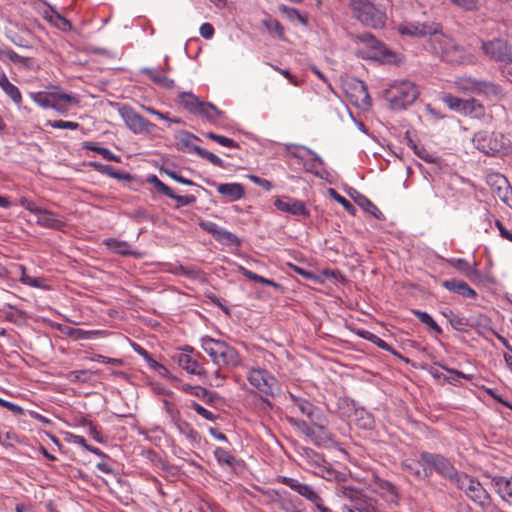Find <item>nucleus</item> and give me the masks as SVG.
Wrapping results in <instances>:
<instances>
[{
  "mask_svg": "<svg viewBox=\"0 0 512 512\" xmlns=\"http://www.w3.org/2000/svg\"><path fill=\"white\" fill-rule=\"evenodd\" d=\"M89 166L92 167L95 171H97L103 175H107L114 179L124 180V181H131L133 179L131 174L117 171L111 165L102 164L97 161H91V162H89Z\"/></svg>",
  "mask_w": 512,
  "mask_h": 512,
  "instance_id": "nucleus-27",
  "label": "nucleus"
},
{
  "mask_svg": "<svg viewBox=\"0 0 512 512\" xmlns=\"http://www.w3.org/2000/svg\"><path fill=\"white\" fill-rule=\"evenodd\" d=\"M90 372L88 370L70 371L66 375V379L73 383H85L90 380Z\"/></svg>",
  "mask_w": 512,
  "mask_h": 512,
  "instance_id": "nucleus-50",
  "label": "nucleus"
},
{
  "mask_svg": "<svg viewBox=\"0 0 512 512\" xmlns=\"http://www.w3.org/2000/svg\"><path fill=\"white\" fill-rule=\"evenodd\" d=\"M170 271L175 275L185 276L189 279H197L200 275V270L194 266L175 265Z\"/></svg>",
  "mask_w": 512,
  "mask_h": 512,
  "instance_id": "nucleus-40",
  "label": "nucleus"
},
{
  "mask_svg": "<svg viewBox=\"0 0 512 512\" xmlns=\"http://www.w3.org/2000/svg\"><path fill=\"white\" fill-rule=\"evenodd\" d=\"M104 244L107 246L109 250H111L115 254L121 256L137 255L131 250V246L125 241H120L114 238H108L104 240Z\"/></svg>",
  "mask_w": 512,
  "mask_h": 512,
  "instance_id": "nucleus-33",
  "label": "nucleus"
},
{
  "mask_svg": "<svg viewBox=\"0 0 512 512\" xmlns=\"http://www.w3.org/2000/svg\"><path fill=\"white\" fill-rule=\"evenodd\" d=\"M120 116L127 127L135 134L152 133L156 125L137 113L130 106H123L119 110Z\"/></svg>",
  "mask_w": 512,
  "mask_h": 512,
  "instance_id": "nucleus-11",
  "label": "nucleus"
},
{
  "mask_svg": "<svg viewBox=\"0 0 512 512\" xmlns=\"http://www.w3.org/2000/svg\"><path fill=\"white\" fill-rule=\"evenodd\" d=\"M412 313L430 329L435 331L437 334H442L441 327L434 321V319L425 311L413 310Z\"/></svg>",
  "mask_w": 512,
  "mask_h": 512,
  "instance_id": "nucleus-43",
  "label": "nucleus"
},
{
  "mask_svg": "<svg viewBox=\"0 0 512 512\" xmlns=\"http://www.w3.org/2000/svg\"><path fill=\"white\" fill-rule=\"evenodd\" d=\"M262 25L271 35L277 36L280 40H286L284 27L278 20L268 16L262 20Z\"/></svg>",
  "mask_w": 512,
  "mask_h": 512,
  "instance_id": "nucleus-37",
  "label": "nucleus"
},
{
  "mask_svg": "<svg viewBox=\"0 0 512 512\" xmlns=\"http://www.w3.org/2000/svg\"><path fill=\"white\" fill-rule=\"evenodd\" d=\"M459 488L464 490L466 495L480 506H486L490 502L487 490L482 486V482H458Z\"/></svg>",
  "mask_w": 512,
  "mask_h": 512,
  "instance_id": "nucleus-19",
  "label": "nucleus"
},
{
  "mask_svg": "<svg viewBox=\"0 0 512 512\" xmlns=\"http://www.w3.org/2000/svg\"><path fill=\"white\" fill-rule=\"evenodd\" d=\"M290 423L297 426L299 429L302 430L303 433H305L310 438L316 439L317 433H316L315 429L313 427L309 426L307 424V422H305L303 420H296V419L291 418Z\"/></svg>",
  "mask_w": 512,
  "mask_h": 512,
  "instance_id": "nucleus-56",
  "label": "nucleus"
},
{
  "mask_svg": "<svg viewBox=\"0 0 512 512\" xmlns=\"http://www.w3.org/2000/svg\"><path fill=\"white\" fill-rule=\"evenodd\" d=\"M289 266L295 273L301 275L304 279L311 280L314 282L319 281V277L316 274H314L313 272L305 270V269H303L299 266L293 265V264H290Z\"/></svg>",
  "mask_w": 512,
  "mask_h": 512,
  "instance_id": "nucleus-63",
  "label": "nucleus"
},
{
  "mask_svg": "<svg viewBox=\"0 0 512 512\" xmlns=\"http://www.w3.org/2000/svg\"><path fill=\"white\" fill-rule=\"evenodd\" d=\"M217 192L229 201H237L245 196L244 186L236 182L217 185Z\"/></svg>",
  "mask_w": 512,
  "mask_h": 512,
  "instance_id": "nucleus-24",
  "label": "nucleus"
},
{
  "mask_svg": "<svg viewBox=\"0 0 512 512\" xmlns=\"http://www.w3.org/2000/svg\"><path fill=\"white\" fill-rule=\"evenodd\" d=\"M371 343L375 344L378 348L388 351V352L392 353L393 355L405 360L406 362L409 361L407 358H404L401 354H399L397 351H395L391 345H389L387 342L382 340L377 335L374 336V340H372Z\"/></svg>",
  "mask_w": 512,
  "mask_h": 512,
  "instance_id": "nucleus-57",
  "label": "nucleus"
},
{
  "mask_svg": "<svg viewBox=\"0 0 512 512\" xmlns=\"http://www.w3.org/2000/svg\"><path fill=\"white\" fill-rule=\"evenodd\" d=\"M349 7L353 16L365 26L377 29L386 22V14L369 0H350Z\"/></svg>",
  "mask_w": 512,
  "mask_h": 512,
  "instance_id": "nucleus-7",
  "label": "nucleus"
},
{
  "mask_svg": "<svg viewBox=\"0 0 512 512\" xmlns=\"http://www.w3.org/2000/svg\"><path fill=\"white\" fill-rule=\"evenodd\" d=\"M199 226L201 229L211 234L216 241L222 244H235L237 246L240 245V240L234 233L219 227L216 223L212 221L202 220L199 222Z\"/></svg>",
  "mask_w": 512,
  "mask_h": 512,
  "instance_id": "nucleus-17",
  "label": "nucleus"
},
{
  "mask_svg": "<svg viewBox=\"0 0 512 512\" xmlns=\"http://www.w3.org/2000/svg\"><path fill=\"white\" fill-rule=\"evenodd\" d=\"M340 491L350 500V504L343 505L342 512H375L379 499L394 504L398 501V491L392 482H370L364 488L342 486Z\"/></svg>",
  "mask_w": 512,
  "mask_h": 512,
  "instance_id": "nucleus-1",
  "label": "nucleus"
},
{
  "mask_svg": "<svg viewBox=\"0 0 512 512\" xmlns=\"http://www.w3.org/2000/svg\"><path fill=\"white\" fill-rule=\"evenodd\" d=\"M6 57L13 63L21 64L25 67H29L31 63V59L28 57L21 56L17 54L15 51L8 49L5 52Z\"/></svg>",
  "mask_w": 512,
  "mask_h": 512,
  "instance_id": "nucleus-58",
  "label": "nucleus"
},
{
  "mask_svg": "<svg viewBox=\"0 0 512 512\" xmlns=\"http://www.w3.org/2000/svg\"><path fill=\"white\" fill-rule=\"evenodd\" d=\"M457 84L462 90L483 94L487 97L497 98L502 94V89L499 85L488 81L477 80L472 77L460 78Z\"/></svg>",
  "mask_w": 512,
  "mask_h": 512,
  "instance_id": "nucleus-13",
  "label": "nucleus"
},
{
  "mask_svg": "<svg viewBox=\"0 0 512 512\" xmlns=\"http://www.w3.org/2000/svg\"><path fill=\"white\" fill-rule=\"evenodd\" d=\"M248 381L266 396H275L279 391L277 380L265 369H252Z\"/></svg>",
  "mask_w": 512,
  "mask_h": 512,
  "instance_id": "nucleus-12",
  "label": "nucleus"
},
{
  "mask_svg": "<svg viewBox=\"0 0 512 512\" xmlns=\"http://www.w3.org/2000/svg\"><path fill=\"white\" fill-rule=\"evenodd\" d=\"M168 198H171L175 201H177V208L181 206H187L194 204L196 202V197L194 195H177L174 193V191L171 189V193L168 194Z\"/></svg>",
  "mask_w": 512,
  "mask_h": 512,
  "instance_id": "nucleus-52",
  "label": "nucleus"
},
{
  "mask_svg": "<svg viewBox=\"0 0 512 512\" xmlns=\"http://www.w3.org/2000/svg\"><path fill=\"white\" fill-rule=\"evenodd\" d=\"M442 26L439 23H419V22H405L398 25L397 30L401 35L411 37H425L434 38L437 32H440Z\"/></svg>",
  "mask_w": 512,
  "mask_h": 512,
  "instance_id": "nucleus-15",
  "label": "nucleus"
},
{
  "mask_svg": "<svg viewBox=\"0 0 512 512\" xmlns=\"http://www.w3.org/2000/svg\"><path fill=\"white\" fill-rule=\"evenodd\" d=\"M201 347L219 368L232 369L241 365L238 351L225 341L205 336L201 339Z\"/></svg>",
  "mask_w": 512,
  "mask_h": 512,
  "instance_id": "nucleus-3",
  "label": "nucleus"
},
{
  "mask_svg": "<svg viewBox=\"0 0 512 512\" xmlns=\"http://www.w3.org/2000/svg\"><path fill=\"white\" fill-rule=\"evenodd\" d=\"M455 6L465 11H475L478 9L479 0H450Z\"/></svg>",
  "mask_w": 512,
  "mask_h": 512,
  "instance_id": "nucleus-61",
  "label": "nucleus"
},
{
  "mask_svg": "<svg viewBox=\"0 0 512 512\" xmlns=\"http://www.w3.org/2000/svg\"><path fill=\"white\" fill-rule=\"evenodd\" d=\"M481 49L491 60L505 64L512 63V44L502 38L482 41Z\"/></svg>",
  "mask_w": 512,
  "mask_h": 512,
  "instance_id": "nucleus-10",
  "label": "nucleus"
},
{
  "mask_svg": "<svg viewBox=\"0 0 512 512\" xmlns=\"http://www.w3.org/2000/svg\"><path fill=\"white\" fill-rule=\"evenodd\" d=\"M191 408L206 420L214 421L218 418L217 415H214L211 411L207 410L195 401L192 402Z\"/></svg>",
  "mask_w": 512,
  "mask_h": 512,
  "instance_id": "nucleus-60",
  "label": "nucleus"
},
{
  "mask_svg": "<svg viewBox=\"0 0 512 512\" xmlns=\"http://www.w3.org/2000/svg\"><path fill=\"white\" fill-rule=\"evenodd\" d=\"M214 455L219 463H225L227 465H232L235 460L234 457L224 448L217 447L214 451Z\"/></svg>",
  "mask_w": 512,
  "mask_h": 512,
  "instance_id": "nucleus-59",
  "label": "nucleus"
},
{
  "mask_svg": "<svg viewBox=\"0 0 512 512\" xmlns=\"http://www.w3.org/2000/svg\"><path fill=\"white\" fill-rule=\"evenodd\" d=\"M289 397H290L291 401L293 402V404L299 409V411L302 414H304L306 416L313 414L312 412L314 411V408L316 406L313 405L310 401H308L302 397L296 396L293 393H289Z\"/></svg>",
  "mask_w": 512,
  "mask_h": 512,
  "instance_id": "nucleus-38",
  "label": "nucleus"
},
{
  "mask_svg": "<svg viewBox=\"0 0 512 512\" xmlns=\"http://www.w3.org/2000/svg\"><path fill=\"white\" fill-rule=\"evenodd\" d=\"M47 125L56 128V129H70L77 130L80 127V124L73 121H64V120H49Z\"/></svg>",
  "mask_w": 512,
  "mask_h": 512,
  "instance_id": "nucleus-54",
  "label": "nucleus"
},
{
  "mask_svg": "<svg viewBox=\"0 0 512 512\" xmlns=\"http://www.w3.org/2000/svg\"><path fill=\"white\" fill-rule=\"evenodd\" d=\"M290 484V488L311 501L320 512H332L329 508L323 505L322 498L308 485L301 482H285Z\"/></svg>",
  "mask_w": 512,
  "mask_h": 512,
  "instance_id": "nucleus-20",
  "label": "nucleus"
},
{
  "mask_svg": "<svg viewBox=\"0 0 512 512\" xmlns=\"http://www.w3.org/2000/svg\"><path fill=\"white\" fill-rule=\"evenodd\" d=\"M353 89L355 94H352V97L355 98L354 104L359 107H369L372 104L371 97L368 93V89L365 83L361 80H356L353 85Z\"/></svg>",
  "mask_w": 512,
  "mask_h": 512,
  "instance_id": "nucleus-29",
  "label": "nucleus"
},
{
  "mask_svg": "<svg viewBox=\"0 0 512 512\" xmlns=\"http://www.w3.org/2000/svg\"><path fill=\"white\" fill-rule=\"evenodd\" d=\"M147 182L149 184H152L159 194H162L167 197L168 194L171 193V188L165 183H163L161 180H159V178L156 175H149L147 177Z\"/></svg>",
  "mask_w": 512,
  "mask_h": 512,
  "instance_id": "nucleus-51",
  "label": "nucleus"
},
{
  "mask_svg": "<svg viewBox=\"0 0 512 512\" xmlns=\"http://www.w3.org/2000/svg\"><path fill=\"white\" fill-rule=\"evenodd\" d=\"M410 466L415 470V475L420 477L419 467L422 466L424 470V477L432 476L433 472H436L440 477L448 480H454L458 476V472L450 460L441 454L422 452L420 454V460L414 462Z\"/></svg>",
  "mask_w": 512,
  "mask_h": 512,
  "instance_id": "nucleus-4",
  "label": "nucleus"
},
{
  "mask_svg": "<svg viewBox=\"0 0 512 512\" xmlns=\"http://www.w3.org/2000/svg\"><path fill=\"white\" fill-rule=\"evenodd\" d=\"M205 136L207 138H209L210 140H213L215 142H217L218 144L224 146V147H228V148H239V144L228 138V137H225V136H222V135H218L214 132H208L205 134Z\"/></svg>",
  "mask_w": 512,
  "mask_h": 512,
  "instance_id": "nucleus-48",
  "label": "nucleus"
},
{
  "mask_svg": "<svg viewBox=\"0 0 512 512\" xmlns=\"http://www.w3.org/2000/svg\"><path fill=\"white\" fill-rule=\"evenodd\" d=\"M450 266L457 269L460 273L466 276L468 279H478L480 278V272L470 266V264L463 258H451L446 260Z\"/></svg>",
  "mask_w": 512,
  "mask_h": 512,
  "instance_id": "nucleus-28",
  "label": "nucleus"
},
{
  "mask_svg": "<svg viewBox=\"0 0 512 512\" xmlns=\"http://www.w3.org/2000/svg\"><path fill=\"white\" fill-rule=\"evenodd\" d=\"M37 216L36 223L45 228L62 230L66 225L62 218L47 209H41Z\"/></svg>",
  "mask_w": 512,
  "mask_h": 512,
  "instance_id": "nucleus-23",
  "label": "nucleus"
},
{
  "mask_svg": "<svg viewBox=\"0 0 512 512\" xmlns=\"http://www.w3.org/2000/svg\"><path fill=\"white\" fill-rule=\"evenodd\" d=\"M449 315L450 324L455 330L465 332L468 330V328L473 327V324H471L467 318L456 315L451 310H449Z\"/></svg>",
  "mask_w": 512,
  "mask_h": 512,
  "instance_id": "nucleus-42",
  "label": "nucleus"
},
{
  "mask_svg": "<svg viewBox=\"0 0 512 512\" xmlns=\"http://www.w3.org/2000/svg\"><path fill=\"white\" fill-rule=\"evenodd\" d=\"M181 105L191 114L197 115L201 109L203 101H200L197 96L191 92H182L179 94Z\"/></svg>",
  "mask_w": 512,
  "mask_h": 512,
  "instance_id": "nucleus-32",
  "label": "nucleus"
},
{
  "mask_svg": "<svg viewBox=\"0 0 512 512\" xmlns=\"http://www.w3.org/2000/svg\"><path fill=\"white\" fill-rule=\"evenodd\" d=\"M501 497L507 501H512V482H495Z\"/></svg>",
  "mask_w": 512,
  "mask_h": 512,
  "instance_id": "nucleus-55",
  "label": "nucleus"
},
{
  "mask_svg": "<svg viewBox=\"0 0 512 512\" xmlns=\"http://www.w3.org/2000/svg\"><path fill=\"white\" fill-rule=\"evenodd\" d=\"M418 96V87L408 80L394 82L384 92V97L393 110L406 109Z\"/></svg>",
  "mask_w": 512,
  "mask_h": 512,
  "instance_id": "nucleus-6",
  "label": "nucleus"
},
{
  "mask_svg": "<svg viewBox=\"0 0 512 512\" xmlns=\"http://www.w3.org/2000/svg\"><path fill=\"white\" fill-rule=\"evenodd\" d=\"M442 101L453 111L462 114L464 99L453 96L452 94H444Z\"/></svg>",
  "mask_w": 512,
  "mask_h": 512,
  "instance_id": "nucleus-46",
  "label": "nucleus"
},
{
  "mask_svg": "<svg viewBox=\"0 0 512 512\" xmlns=\"http://www.w3.org/2000/svg\"><path fill=\"white\" fill-rule=\"evenodd\" d=\"M179 367L186 370L189 374L197 375L199 377L206 376L207 372L197 360L193 359L190 355L180 353L174 357Z\"/></svg>",
  "mask_w": 512,
  "mask_h": 512,
  "instance_id": "nucleus-22",
  "label": "nucleus"
},
{
  "mask_svg": "<svg viewBox=\"0 0 512 512\" xmlns=\"http://www.w3.org/2000/svg\"><path fill=\"white\" fill-rule=\"evenodd\" d=\"M177 429L191 442H197L200 439L199 433L187 422L180 420L177 424Z\"/></svg>",
  "mask_w": 512,
  "mask_h": 512,
  "instance_id": "nucleus-41",
  "label": "nucleus"
},
{
  "mask_svg": "<svg viewBox=\"0 0 512 512\" xmlns=\"http://www.w3.org/2000/svg\"><path fill=\"white\" fill-rule=\"evenodd\" d=\"M164 406H165V410L167 412V414L170 416L172 422L174 424H177L180 420H181V414H180V411L176 408V406L165 400L164 401Z\"/></svg>",
  "mask_w": 512,
  "mask_h": 512,
  "instance_id": "nucleus-62",
  "label": "nucleus"
},
{
  "mask_svg": "<svg viewBox=\"0 0 512 512\" xmlns=\"http://www.w3.org/2000/svg\"><path fill=\"white\" fill-rule=\"evenodd\" d=\"M34 101L43 108H54L56 110H60V108L57 106V104H54L51 102V97L49 94H46L44 92H39L35 94Z\"/></svg>",
  "mask_w": 512,
  "mask_h": 512,
  "instance_id": "nucleus-53",
  "label": "nucleus"
},
{
  "mask_svg": "<svg viewBox=\"0 0 512 512\" xmlns=\"http://www.w3.org/2000/svg\"><path fill=\"white\" fill-rule=\"evenodd\" d=\"M19 204L24 207L26 210L34 213V214H38L42 208H40L39 206H37V204L32 201V200H29L27 199L26 197H21L19 199Z\"/></svg>",
  "mask_w": 512,
  "mask_h": 512,
  "instance_id": "nucleus-64",
  "label": "nucleus"
},
{
  "mask_svg": "<svg viewBox=\"0 0 512 512\" xmlns=\"http://www.w3.org/2000/svg\"><path fill=\"white\" fill-rule=\"evenodd\" d=\"M255 489L267 494L268 497L274 501L279 502L281 507L289 512H301L303 509V503L300 498L296 495H292L286 490H267L264 491L261 488L255 486Z\"/></svg>",
  "mask_w": 512,
  "mask_h": 512,
  "instance_id": "nucleus-16",
  "label": "nucleus"
},
{
  "mask_svg": "<svg viewBox=\"0 0 512 512\" xmlns=\"http://www.w3.org/2000/svg\"><path fill=\"white\" fill-rule=\"evenodd\" d=\"M473 141L478 150L491 156L507 155L511 148L510 140L499 132H478Z\"/></svg>",
  "mask_w": 512,
  "mask_h": 512,
  "instance_id": "nucleus-8",
  "label": "nucleus"
},
{
  "mask_svg": "<svg viewBox=\"0 0 512 512\" xmlns=\"http://www.w3.org/2000/svg\"><path fill=\"white\" fill-rule=\"evenodd\" d=\"M328 193L332 199L341 204L343 208L351 215H355L356 208L354 205L348 201L345 197L340 195L335 189L329 188Z\"/></svg>",
  "mask_w": 512,
  "mask_h": 512,
  "instance_id": "nucleus-44",
  "label": "nucleus"
},
{
  "mask_svg": "<svg viewBox=\"0 0 512 512\" xmlns=\"http://www.w3.org/2000/svg\"><path fill=\"white\" fill-rule=\"evenodd\" d=\"M278 10L285 14L287 18H289L290 20L297 19L301 24H307L306 16L301 15L300 12L295 8L288 7L282 4L278 6Z\"/></svg>",
  "mask_w": 512,
  "mask_h": 512,
  "instance_id": "nucleus-47",
  "label": "nucleus"
},
{
  "mask_svg": "<svg viewBox=\"0 0 512 512\" xmlns=\"http://www.w3.org/2000/svg\"><path fill=\"white\" fill-rule=\"evenodd\" d=\"M431 49L441 60L453 65H468L473 62L471 54L453 39L440 32L430 38Z\"/></svg>",
  "mask_w": 512,
  "mask_h": 512,
  "instance_id": "nucleus-2",
  "label": "nucleus"
},
{
  "mask_svg": "<svg viewBox=\"0 0 512 512\" xmlns=\"http://www.w3.org/2000/svg\"><path fill=\"white\" fill-rule=\"evenodd\" d=\"M486 183L492 193L512 209V188L507 178L497 172L486 175Z\"/></svg>",
  "mask_w": 512,
  "mask_h": 512,
  "instance_id": "nucleus-14",
  "label": "nucleus"
},
{
  "mask_svg": "<svg viewBox=\"0 0 512 512\" xmlns=\"http://www.w3.org/2000/svg\"><path fill=\"white\" fill-rule=\"evenodd\" d=\"M312 413L313 414L307 417L309 418L312 426L318 429L320 442L330 440L331 438L326 431V427L328 424L327 418L318 407H315Z\"/></svg>",
  "mask_w": 512,
  "mask_h": 512,
  "instance_id": "nucleus-25",
  "label": "nucleus"
},
{
  "mask_svg": "<svg viewBox=\"0 0 512 512\" xmlns=\"http://www.w3.org/2000/svg\"><path fill=\"white\" fill-rule=\"evenodd\" d=\"M4 307L8 308L9 310L6 311L3 308L0 309V311L2 312V315L5 318V320L11 323H14L16 325H22L25 324L29 318L28 314L25 311L17 309L15 306L11 304H5Z\"/></svg>",
  "mask_w": 512,
  "mask_h": 512,
  "instance_id": "nucleus-30",
  "label": "nucleus"
},
{
  "mask_svg": "<svg viewBox=\"0 0 512 512\" xmlns=\"http://www.w3.org/2000/svg\"><path fill=\"white\" fill-rule=\"evenodd\" d=\"M161 173H165L167 176H169L171 179L175 180L178 183H181L183 185L187 186H197L195 182H193L190 179L184 178L181 175H179L176 171L172 170L168 166H162L160 168Z\"/></svg>",
  "mask_w": 512,
  "mask_h": 512,
  "instance_id": "nucleus-49",
  "label": "nucleus"
},
{
  "mask_svg": "<svg viewBox=\"0 0 512 512\" xmlns=\"http://www.w3.org/2000/svg\"><path fill=\"white\" fill-rule=\"evenodd\" d=\"M176 139L178 141L180 150L188 153H196L201 158L209 161L212 165L223 169L226 168V164L220 157L204 148H201L200 146L193 144L194 140L201 141L198 136L188 131L182 130L177 134Z\"/></svg>",
  "mask_w": 512,
  "mask_h": 512,
  "instance_id": "nucleus-9",
  "label": "nucleus"
},
{
  "mask_svg": "<svg viewBox=\"0 0 512 512\" xmlns=\"http://www.w3.org/2000/svg\"><path fill=\"white\" fill-rule=\"evenodd\" d=\"M197 115L201 116L212 124L217 123L219 119L224 117V113L210 102H203Z\"/></svg>",
  "mask_w": 512,
  "mask_h": 512,
  "instance_id": "nucleus-31",
  "label": "nucleus"
},
{
  "mask_svg": "<svg viewBox=\"0 0 512 512\" xmlns=\"http://www.w3.org/2000/svg\"><path fill=\"white\" fill-rule=\"evenodd\" d=\"M274 206L285 213L292 214L294 216H303L305 218L310 216V212L307 209L305 203L301 200L293 199L290 197L277 198L274 202Z\"/></svg>",
  "mask_w": 512,
  "mask_h": 512,
  "instance_id": "nucleus-18",
  "label": "nucleus"
},
{
  "mask_svg": "<svg viewBox=\"0 0 512 512\" xmlns=\"http://www.w3.org/2000/svg\"><path fill=\"white\" fill-rule=\"evenodd\" d=\"M177 389L182 390L183 392L192 394L198 398L205 399L209 395V390L201 386H192L189 384H179L176 386Z\"/></svg>",
  "mask_w": 512,
  "mask_h": 512,
  "instance_id": "nucleus-45",
  "label": "nucleus"
},
{
  "mask_svg": "<svg viewBox=\"0 0 512 512\" xmlns=\"http://www.w3.org/2000/svg\"><path fill=\"white\" fill-rule=\"evenodd\" d=\"M462 115L479 118L484 115V106L474 98L464 99Z\"/></svg>",
  "mask_w": 512,
  "mask_h": 512,
  "instance_id": "nucleus-36",
  "label": "nucleus"
},
{
  "mask_svg": "<svg viewBox=\"0 0 512 512\" xmlns=\"http://www.w3.org/2000/svg\"><path fill=\"white\" fill-rule=\"evenodd\" d=\"M0 87L13 102L21 103L22 96L18 87L12 84L4 73L0 76Z\"/></svg>",
  "mask_w": 512,
  "mask_h": 512,
  "instance_id": "nucleus-35",
  "label": "nucleus"
},
{
  "mask_svg": "<svg viewBox=\"0 0 512 512\" xmlns=\"http://www.w3.org/2000/svg\"><path fill=\"white\" fill-rule=\"evenodd\" d=\"M357 203L359 206H361L366 212L373 215L376 219L382 220L384 219V216L382 212L378 209V207L371 202L367 197L361 195L357 199Z\"/></svg>",
  "mask_w": 512,
  "mask_h": 512,
  "instance_id": "nucleus-39",
  "label": "nucleus"
},
{
  "mask_svg": "<svg viewBox=\"0 0 512 512\" xmlns=\"http://www.w3.org/2000/svg\"><path fill=\"white\" fill-rule=\"evenodd\" d=\"M356 38L365 46V49L357 50V56L363 59L376 60L388 64L398 62V55L389 49L385 43L376 39L371 33L365 32L358 35Z\"/></svg>",
  "mask_w": 512,
  "mask_h": 512,
  "instance_id": "nucleus-5",
  "label": "nucleus"
},
{
  "mask_svg": "<svg viewBox=\"0 0 512 512\" xmlns=\"http://www.w3.org/2000/svg\"><path fill=\"white\" fill-rule=\"evenodd\" d=\"M44 18L52 25L64 32L70 31L72 29L71 22L53 9L50 11H45Z\"/></svg>",
  "mask_w": 512,
  "mask_h": 512,
  "instance_id": "nucleus-34",
  "label": "nucleus"
},
{
  "mask_svg": "<svg viewBox=\"0 0 512 512\" xmlns=\"http://www.w3.org/2000/svg\"><path fill=\"white\" fill-rule=\"evenodd\" d=\"M141 73L148 76V78L156 85L172 89L175 87V83L172 79L166 77L160 69L145 67L141 69Z\"/></svg>",
  "mask_w": 512,
  "mask_h": 512,
  "instance_id": "nucleus-26",
  "label": "nucleus"
},
{
  "mask_svg": "<svg viewBox=\"0 0 512 512\" xmlns=\"http://www.w3.org/2000/svg\"><path fill=\"white\" fill-rule=\"evenodd\" d=\"M442 286L450 292H454L464 298L476 299L478 294L465 281L458 279H449L442 282Z\"/></svg>",
  "mask_w": 512,
  "mask_h": 512,
  "instance_id": "nucleus-21",
  "label": "nucleus"
}]
</instances>
